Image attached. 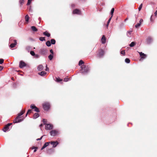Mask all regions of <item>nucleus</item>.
I'll use <instances>...</instances> for the list:
<instances>
[{
	"mask_svg": "<svg viewBox=\"0 0 157 157\" xmlns=\"http://www.w3.org/2000/svg\"><path fill=\"white\" fill-rule=\"evenodd\" d=\"M50 134L51 136H55L59 134V132L58 131L56 130H52L50 131Z\"/></svg>",
	"mask_w": 157,
	"mask_h": 157,
	"instance_id": "20e7f679",
	"label": "nucleus"
},
{
	"mask_svg": "<svg viewBox=\"0 0 157 157\" xmlns=\"http://www.w3.org/2000/svg\"><path fill=\"white\" fill-rule=\"evenodd\" d=\"M25 112V110H22L19 113L17 116L15 118V119L13 121V123L15 124L20 122L22 121L24 118H21V116Z\"/></svg>",
	"mask_w": 157,
	"mask_h": 157,
	"instance_id": "f257e3e1",
	"label": "nucleus"
},
{
	"mask_svg": "<svg viewBox=\"0 0 157 157\" xmlns=\"http://www.w3.org/2000/svg\"><path fill=\"white\" fill-rule=\"evenodd\" d=\"M38 149V147L33 146L32 147V149Z\"/></svg>",
	"mask_w": 157,
	"mask_h": 157,
	"instance_id": "3c124183",
	"label": "nucleus"
},
{
	"mask_svg": "<svg viewBox=\"0 0 157 157\" xmlns=\"http://www.w3.org/2000/svg\"><path fill=\"white\" fill-rule=\"evenodd\" d=\"M36 106L34 104H32L30 105V108L32 109H34L35 107H36Z\"/></svg>",
	"mask_w": 157,
	"mask_h": 157,
	"instance_id": "2f4dec72",
	"label": "nucleus"
},
{
	"mask_svg": "<svg viewBox=\"0 0 157 157\" xmlns=\"http://www.w3.org/2000/svg\"><path fill=\"white\" fill-rule=\"evenodd\" d=\"M26 49L29 52L31 49V48L30 46H27L26 48Z\"/></svg>",
	"mask_w": 157,
	"mask_h": 157,
	"instance_id": "72a5a7b5",
	"label": "nucleus"
},
{
	"mask_svg": "<svg viewBox=\"0 0 157 157\" xmlns=\"http://www.w3.org/2000/svg\"><path fill=\"white\" fill-rule=\"evenodd\" d=\"M43 68V66L42 65H40L38 66V70L39 71H42Z\"/></svg>",
	"mask_w": 157,
	"mask_h": 157,
	"instance_id": "dca6fc26",
	"label": "nucleus"
},
{
	"mask_svg": "<svg viewBox=\"0 0 157 157\" xmlns=\"http://www.w3.org/2000/svg\"><path fill=\"white\" fill-rule=\"evenodd\" d=\"M40 52L41 53L43 54H45L47 53L46 50L44 49H41Z\"/></svg>",
	"mask_w": 157,
	"mask_h": 157,
	"instance_id": "aec40b11",
	"label": "nucleus"
},
{
	"mask_svg": "<svg viewBox=\"0 0 157 157\" xmlns=\"http://www.w3.org/2000/svg\"><path fill=\"white\" fill-rule=\"evenodd\" d=\"M56 81L57 82H59L61 81L62 80V79H60L59 78H56Z\"/></svg>",
	"mask_w": 157,
	"mask_h": 157,
	"instance_id": "58836bf2",
	"label": "nucleus"
},
{
	"mask_svg": "<svg viewBox=\"0 0 157 157\" xmlns=\"http://www.w3.org/2000/svg\"><path fill=\"white\" fill-rule=\"evenodd\" d=\"M29 17L28 16V15H26L25 17V20L27 22H28L29 21Z\"/></svg>",
	"mask_w": 157,
	"mask_h": 157,
	"instance_id": "6ab92c4d",
	"label": "nucleus"
},
{
	"mask_svg": "<svg viewBox=\"0 0 157 157\" xmlns=\"http://www.w3.org/2000/svg\"><path fill=\"white\" fill-rule=\"evenodd\" d=\"M121 53L123 55V56H125V54L124 50L121 51Z\"/></svg>",
	"mask_w": 157,
	"mask_h": 157,
	"instance_id": "ea45409f",
	"label": "nucleus"
},
{
	"mask_svg": "<svg viewBox=\"0 0 157 157\" xmlns=\"http://www.w3.org/2000/svg\"><path fill=\"white\" fill-rule=\"evenodd\" d=\"M12 124V123H8L5 126L3 129V130L4 132H6L9 129V127Z\"/></svg>",
	"mask_w": 157,
	"mask_h": 157,
	"instance_id": "423d86ee",
	"label": "nucleus"
},
{
	"mask_svg": "<svg viewBox=\"0 0 157 157\" xmlns=\"http://www.w3.org/2000/svg\"><path fill=\"white\" fill-rule=\"evenodd\" d=\"M17 41L16 40H14V43H12L10 44V47L11 48H13L15 47L16 44H17Z\"/></svg>",
	"mask_w": 157,
	"mask_h": 157,
	"instance_id": "f8f14e48",
	"label": "nucleus"
},
{
	"mask_svg": "<svg viewBox=\"0 0 157 157\" xmlns=\"http://www.w3.org/2000/svg\"><path fill=\"white\" fill-rule=\"evenodd\" d=\"M44 136H42L40 138H38L36 139L37 140H40L42 139V137H43Z\"/></svg>",
	"mask_w": 157,
	"mask_h": 157,
	"instance_id": "09e8293b",
	"label": "nucleus"
},
{
	"mask_svg": "<svg viewBox=\"0 0 157 157\" xmlns=\"http://www.w3.org/2000/svg\"><path fill=\"white\" fill-rule=\"evenodd\" d=\"M155 16H156L157 15V10L155 12Z\"/></svg>",
	"mask_w": 157,
	"mask_h": 157,
	"instance_id": "864d4df0",
	"label": "nucleus"
},
{
	"mask_svg": "<svg viewBox=\"0 0 157 157\" xmlns=\"http://www.w3.org/2000/svg\"><path fill=\"white\" fill-rule=\"evenodd\" d=\"M139 54L141 58L144 59L146 57V55L144 53H143L142 52H139Z\"/></svg>",
	"mask_w": 157,
	"mask_h": 157,
	"instance_id": "ddd939ff",
	"label": "nucleus"
},
{
	"mask_svg": "<svg viewBox=\"0 0 157 157\" xmlns=\"http://www.w3.org/2000/svg\"><path fill=\"white\" fill-rule=\"evenodd\" d=\"M69 79L68 78H65L64 79V81L67 82L68 81Z\"/></svg>",
	"mask_w": 157,
	"mask_h": 157,
	"instance_id": "49530a36",
	"label": "nucleus"
},
{
	"mask_svg": "<svg viewBox=\"0 0 157 157\" xmlns=\"http://www.w3.org/2000/svg\"><path fill=\"white\" fill-rule=\"evenodd\" d=\"M82 68V73H87L88 71V69L86 66L85 65H83L81 66Z\"/></svg>",
	"mask_w": 157,
	"mask_h": 157,
	"instance_id": "7ed1b4c3",
	"label": "nucleus"
},
{
	"mask_svg": "<svg viewBox=\"0 0 157 157\" xmlns=\"http://www.w3.org/2000/svg\"><path fill=\"white\" fill-rule=\"evenodd\" d=\"M114 8H112V9H111V12H110V14L111 15V17H113V13H114Z\"/></svg>",
	"mask_w": 157,
	"mask_h": 157,
	"instance_id": "5701e85b",
	"label": "nucleus"
},
{
	"mask_svg": "<svg viewBox=\"0 0 157 157\" xmlns=\"http://www.w3.org/2000/svg\"><path fill=\"white\" fill-rule=\"evenodd\" d=\"M24 0H20L19 3H20L22 5L24 3Z\"/></svg>",
	"mask_w": 157,
	"mask_h": 157,
	"instance_id": "37998d69",
	"label": "nucleus"
},
{
	"mask_svg": "<svg viewBox=\"0 0 157 157\" xmlns=\"http://www.w3.org/2000/svg\"><path fill=\"white\" fill-rule=\"evenodd\" d=\"M30 54L32 56H34V55H35V53L33 51H31L30 52Z\"/></svg>",
	"mask_w": 157,
	"mask_h": 157,
	"instance_id": "e433bc0d",
	"label": "nucleus"
},
{
	"mask_svg": "<svg viewBox=\"0 0 157 157\" xmlns=\"http://www.w3.org/2000/svg\"><path fill=\"white\" fill-rule=\"evenodd\" d=\"M125 62L127 63H129L130 62V60L128 58H126L125 59Z\"/></svg>",
	"mask_w": 157,
	"mask_h": 157,
	"instance_id": "7c9ffc66",
	"label": "nucleus"
},
{
	"mask_svg": "<svg viewBox=\"0 0 157 157\" xmlns=\"http://www.w3.org/2000/svg\"><path fill=\"white\" fill-rule=\"evenodd\" d=\"M32 112V110L31 109H29L26 113V117L27 115L29 113H31Z\"/></svg>",
	"mask_w": 157,
	"mask_h": 157,
	"instance_id": "c9c22d12",
	"label": "nucleus"
},
{
	"mask_svg": "<svg viewBox=\"0 0 157 157\" xmlns=\"http://www.w3.org/2000/svg\"><path fill=\"white\" fill-rule=\"evenodd\" d=\"M35 56V57L36 58H38L39 57V55H35H35H34Z\"/></svg>",
	"mask_w": 157,
	"mask_h": 157,
	"instance_id": "603ef678",
	"label": "nucleus"
},
{
	"mask_svg": "<svg viewBox=\"0 0 157 157\" xmlns=\"http://www.w3.org/2000/svg\"><path fill=\"white\" fill-rule=\"evenodd\" d=\"M53 126L50 124H46L45 128L46 130H51L53 128Z\"/></svg>",
	"mask_w": 157,
	"mask_h": 157,
	"instance_id": "0eeeda50",
	"label": "nucleus"
},
{
	"mask_svg": "<svg viewBox=\"0 0 157 157\" xmlns=\"http://www.w3.org/2000/svg\"><path fill=\"white\" fill-rule=\"evenodd\" d=\"M34 110L37 112H40L39 109L36 106L35 109H34Z\"/></svg>",
	"mask_w": 157,
	"mask_h": 157,
	"instance_id": "c756f323",
	"label": "nucleus"
},
{
	"mask_svg": "<svg viewBox=\"0 0 157 157\" xmlns=\"http://www.w3.org/2000/svg\"><path fill=\"white\" fill-rule=\"evenodd\" d=\"M50 52L52 53V54L53 55V52L52 49H50Z\"/></svg>",
	"mask_w": 157,
	"mask_h": 157,
	"instance_id": "8fccbe9b",
	"label": "nucleus"
},
{
	"mask_svg": "<svg viewBox=\"0 0 157 157\" xmlns=\"http://www.w3.org/2000/svg\"><path fill=\"white\" fill-rule=\"evenodd\" d=\"M84 62L82 60H80L79 61L78 64L79 66H80V65H82V64H84Z\"/></svg>",
	"mask_w": 157,
	"mask_h": 157,
	"instance_id": "c85d7f7f",
	"label": "nucleus"
},
{
	"mask_svg": "<svg viewBox=\"0 0 157 157\" xmlns=\"http://www.w3.org/2000/svg\"><path fill=\"white\" fill-rule=\"evenodd\" d=\"M3 68V67L0 66V71H1Z\"/></svg>",
	"mask_w": 157,
	"mask_h": 157,
	"instance_id": "5fc2aeb1",
	"label": "nucleus"
},
{
	"mask_svg": "<svg viewBox=\"0 0 157 157\" xmlns=\"http://www.w3.org/2000/svg\"><path fill=\"white\" fill-rule=\"evenodd\" d=\"M26 66V63L23 61H21L20 62L19 67L20 68H22Z\"/></svg>",
	"mask_w": 157,
	"mask_h": 157,
	"instance_id": "6e6552de",
	"label": "nucleus"
},
{
	"mask_svg": "<svg viewBox=\"0 0 157 157\" xmlns=\"http://www.w3.org/2000/svg\"><path fill=\"white\" fill-rule=\"evenodd\" d=\"M45 148V147H44L43 146L41 148V150H43L44 148Z\"/></svg>",
	"mask_w": 157,
	"mask_h": 157,
	"instance_id": "052dcab7",
	"label": "nucleus"
},
{
	"mask_svg": "<svg viewBox=\"0 0 157 157\" xmlns=\"http://www.w3.org/2000/svg\"><path fill=\"white\" fill-rule=\"evenodd\" d=\"M48 58L50 60H51L53 58V55L50 54L48 56Z\"/></svg>",
	"mask_w": 157,
	"mask_h": 157,
	"instance_id": "cd10ccee",
	"label": "nucleus"
},
{
	"mask_svg": "<svg viewBox=\"0 0 157 157\" xmlns=\"http://www.w3.org/2000/svg\"><path fill=\"white\" fill-rule=\"evenodd\" d=\"M11 79H12V80H14V78H13V77H12V78H11Z\"/></svg>",
	"mask_w": 157,
	"mask_h": 157,
	"instance_id": "e2e57ef3",
	"label": "nucleus"
},
{
	"mask_svg": "<svg viewBox=\"0 0 157 157\" xmlns=\"http://www.w3.org/2000/svg\"><path fill=\"white\" fill-rule=\"evenodd\" d=\"M50 143L53 145V147H56L57 145L59 143L57 141H51L50 142Z\"/></svg>",
	"mask_w": 157,
	"mask_h": 157,
	"instance_id": "9d476101",
	"label": "nucleus"
},
{
	"mask_svg": "<svg viewBox=\"0 0 157 157\" xmlns=\"http://www.w3.org/2000/svg\"><path fill=\"white\" fill-rule=\"evenodd\" d=\"M43 107L45 110H48L50 108V105L48 103H45L43 104Z\"/></svg>",
	"mask_w": 157,
	"mask_h": 157,
	"instance_id": "39448f33",
	"label": "nucleus"
},
{
	"mask_svg": "<svg viewBox=\"0 0 157 157\" xmlns=\"http://www.w3.org/2000/svg\"><path fill=\"white\" fill-rule=\"evenodd\" d=\"M152 16H151V19H150V20H151V21H153V20L152 19Z\"/></svg>",
	"mask_w": 157,
	"mask_h": 157,
	"instance_id": "4d7b16f0",
	"label": "nucleus"
},
{
	"mask_svg": "<svg viewBox=\"0 0 157 157\" xmlns=\"http://www.w3.org/2000/svg\"><path fill=\"white\" fill-rule=\"evenodd\" d=\"M51 44H55L56 42V40L54 39H52L51 40Z\"/></svg>",
	"mask_w": 157,
	"mask_h": 157,
	"instance_id": "393cba45",
	"label": "nucleus"
},
{
	"mask_svg": "<svg viewBox=\"0 0 157 157\" xmlns=\"http://www.w3.org/2000/svg\"><path fill=\"white\" fill-rule=\"evenodd\" d=\"M45 148V147H44L43 146L41 148V150H43L44 148Z\"/></svg>",
	"mask_w": 157,
	"mask_h": 157,
	"instance_id": "bf43d9fd",
	"label": "nucleus"
},
{
	"mask_svg": "<svg viewBox=\"0 0 157 157\" xmlns=\"http://www.w3.org/2000/svg\"><path fill=\"white\" fill-rule=\"evenodd\" d=\"M50 143V142H47L45 143L44 145L43 146L45 148L46 147L48 146L49 144Z\"/></svg>",
	"mask_w": 157,
	"mask_h": 157,
	"instance_id": "a878e982",
	"label": "nucleus"
},
{
	"mask_svg": "<svg viewBox=\"0 0 157 157\" xmlns=\"http://www.w3.org/2000/svg\"><path fill=\"white\" fill-rule=\"evenodd\" d=\"M132 32V31H128V32H127V35L128 36H130V35H131V33Z\"/></svg>",
	"mask_w": 157,
	"mask_h": 157,
	"instance_id": "473e14b6",
	"label": "nucleus"
},
{
	"mask_svg": "<svg viewBox=\"0 0 157 157\" xmlns=\"http://www.w3.org/2000/svg\"><path fill=\"white\" fill-rule=\"evenodd\" d=\"M143 20L142 19H141L139 21V24H140L141 25L142 23L143 22Z\"/></svg>",
	"mask_w": 157,
	"mask_h": 157,
	"instance_id": "de8ad7c7",
	"label": "nucleus"
},
{
	"mask_svg": "<svg viewBox=\"0 0 157 157\" xmlns=\"http://www.w3.org/2000/svg\"><path fill=\"white\" fill-rule=\"evenodd\" d=\"M49 70V69L47 67V65H46V69H45V71H48Z\"/></svg>",
	"mask_w": 157,
	"mask_h": 157,
	"instance_id": "6e6d98bb",
	"label": "nucleus"
},
{
	"mask_svg": "<svg viewBox=\"0 0 157 157\" xmlns=\"http://www.w3.org/2000/svg\"><path fill=\"white\" fill-rule=\"evenodd\" d=\"M46 44L48 47H49L51 45V43L49 40L47 41L46 43Z\"/></svg>",
	"mask_w": 157,
	"mask_h": 157,
	"instance_id": "4be33fe9",
	"label": "nucleus"
},
{
	"mask_svg": "<svg viewBox=\"0 0 157 157\" xmlns=\"http://www.w3.org/2000/svg\"><path fill=\"white\" fill-rule=\"evenodd\" d=\"M31 29L32 31H33L34 32H36L38 30L37 28L34 26H31Z\"/></svg>",
	"mask_w": 157,
	"mask_h": 157,
	"instance_id": "f3484780",
	"label": "nucleus"
},
{
	"mask_svg": "<svg viewBox=\"0 0 157 157\" xmlns=\"http://www.w3.org/2000/svg\"><path fill=\"white\" fill-rule=\"evenodd\" d=\"M112 18L111 17H110L109 19V20H108V21H107V24L106 25V26L107 27H108L109 26V24L110 22V21L112 19Z\"/></svg>",
	"mask_w": 157,
	"mask_h": 157,
	"instance_id": "bb28decb",
	"label": "nucleus"
},
{
	"mask_svg": "<svg viewBox=\"0 0 157 157\" xmlns=\"http://www.w3.org/2000/svg\"><path fill=\"white\" fill-rule=\"evenodd\" d=\"M36 149H35L34 150V152H36Z\"/></svg>",
	"mask_w": 157,
	"mask_h": 157,
	"instance_id": "680f3d73",
	"label": "nucleus"
},
{
	"mask_svg": "<svg viewBox=\"0 0 157 157\" xmlns=\"http://www.w3.org/2000/svg\"><path fill=\"white\" fill-rule=\"evenodd\" d=\"M39 114L37 113H35L33 115V118L36 119V118L38 117H39Z\"/></svg>",
	"mask_w": 157,
	"mask_h": 157,
	"instance_id": "412c9836",
	"label": "nucleus"
},
{
	"mask_svg": "<svg viewBox=\"0 0 157 157\" xmlns=\"http://www.w3.org/2000/svg\"><path fill=\"white\" fill-rule=\"evenodd\" d=\"M42 121L44 123V124H45L47 122V120H46V119H43Z\"/></svg>",
	"mask_w": 157,
	"mask_h": 157,
	"instance_id": "c03bdc74",
	"label": "nucleus"
},
{
	"mask_svg": "<svg viewBox=\"0 0 157 157\" xmlns=\"http://www.w3.org/2000/svg\"><path fill=\"white\" fill-rule=\"evenodd\" d=\"M106 38L105 35H103L101 39V42L103 44H104L106 42Z\"/></svg>",
	"mask_w": 157,
	"mask_h": 157,
	"instance_id": "9b49d317",
	"label": "nucleus"
},
{
	"mask_svg": "<svg viewBox=\"0 0 157 157\" xmlns=\"http://www.w3.org/2000/svg\"><path fill=\"white\" fill-rule=\"evenodd\" d=\"M32 0H28V2L27 4V5H29L31 2V1Z\"/></svg>",
	"mask_w": 157,
	"mask_h": 157,
	"instance_id": "a19ab883",
	"label": "nucleus"
},
{
	"mask_svg": "<svg viewBox=\"0 0 157 157\" xmlns=\"http://www.w3.org/2000/svg\"><path fill=\"white\" fill-rule=\"evenodd\" d=\"M4 62V59H0V64H2Z\"/></svg>",
	"mask_w": 157,
	"mask_h": 157,
	"instance_id": "a18cd8bd",
	"label": "nucleus"
},
{
	"mask_svg": "<svg viewBox=\"0 0 157 157\" xmlns=\"http://www.w3.org/2000/svg\"><path fill=\"white\" fill-rule=\"evenodd\" d=\"M73 13L74 14H80L81 11L79 9H75L73 10Z\"/></svg>",
	"mask_w": 157,
	"mask_h": 157,
	"instance_id": "1a4fd4ad",
	"label": "nucleus"
},
{
	"mask_svg": "<svg viewBox=\"0 0 157 157\" xmlns=\"http://www.w3.org/2000/svg\"><path fill=\"white\" fill-rule=\"evenodd\" d=\"M38 74L41 76H44L47 73L45 71H42L38 73Z\"/></svg>",
	"mask_w": 157,
	"mask_h": 157,
	"instance_id": "4468645a",
	"label": "nucleus"
},
{
	"mask_svg": "<svg viewBox=\"0 0 157 157\" xmlns=\"http://www.w3.org/2000/svg\"><path fill=\"white\" fill-rule=\"evenodd\" d=\"M141 25L139 23H138L136 25H135V27L136 28H138Z\"/></svg>",
	"mask_w": 157,
	"mask_h": 157,
	"instance_id": "79ce46f5",
	"label": "nucleus"
},
{
	"mask_svg": "<svg viewBox=\"0 0 157 157\" xmlns=\"http://www.w3.org/2000/svg\"><path fill=\"white\" fill-rule=\"evenodd\" d=\"M136 44V43L134 42H132L130 44L129 46L131 47H133Z\"/></svg>",
	"mask_w": 157,
	"mask_h": 157,
	"instance_id": "b1692460",
	"label": "nucleus"
},
{
	"mask_svg": "<svg viewBox=\"0 0 157 157\" xmlns=\"http://www.w3.org/2000/svg\"><path fill=\"white\" fill-rule=\"evenodd\" d=\"M74 6H75V5H74V4H72V5H71V6H72V7H74Z\"/></svg>",
	"mask_w": 157,
	"mask_h": 157,
	"instance_id": "0e129e2a",
	"label": "nucleus"
},
{
	"mask_svg": "<svg viewBox=\"0 0 157 157\" xmlns=\"http://www.w3.org/2000/svg\"><path fill=\"white\" fill-rule=\"evenodd\" d=\"M143 4H141L139 6V7L138 8V10L139 11H140L142 9V7Z\"/></svg>",
	"mask_w": 157,
	"mask_h": 157,
	"instance_id": "4c0bfd02",
	"label": "nucleus"
},
{
	"mask_svg": "<svg viewBox=\"0 0 157 157\" xmlns=\"http://www.w3.org/2000/svg\"><path fill=\"white\" fill-rule=\"evenodd\" d=\"M39 39L41 41L45 40V37H40L39 38Z\"/></svg>",
	"mask_w": 157,
	"mask_h": 157,
	"instance_id": "f704fd0d",
	"label": "nucleus"
},
{
	"mask_svg": "<svg viewBox=\"0 0 157 157\" xmlns=\"http://www.w3.org/2000/svg\"><path fill=\"white\" fill-rule=\"evenodd\" d=\"M43 34L48 37H49L50 36V34L47 31L44 32Z\"/></svg>",
	"mask_w": 157,
	"mask_h": 157,
	"instance_id": "a211bd4d",
	"label": "nucleus"
},
{
	"mask_svg": "<svg viewBox=\"0 0 157 157\" xmlns=\"http://www.w3.org/2000/svg\"><path fill=\"white\" fill-rule=\"evenodd\" d=\"M43 126V124H41L40 125V128H41Z\"/></svg>",
	"mask_w": 157,
	"mask_h": 157,
	"instance_id": "13d9d810",
	"label": "nucleus"
},
{
	"mask_svg": "<svg viewBox=\"0 0 157 157\" xmlns=\"http://www.w3.org/2000/svg\"><path fill=\"white\" fill-rule=\"evenodd\" d=\"M152 40V39L151 37H148L147 40V43L148 44H149L151 42Z\"/></svg>",
	"mask_w": 157,
	"mask_h": 157,
	"instance_id": "2eb2a0df",
	"label": "nucleus"
},
{
	"mask_svg": "<svg viewBox=\"0 0 157 157\" xmlns=\"http://www.w3.org/2000/svg\"><path fill=\"white\" fill-rule=\"evenodd\" d=\"M105 54V51L101 49L98 50V56L99 57H102Z\"/></svg>",
	"mask_w": 157,
	"mask_h": 157,
	"instance_id": "f03ea898",
	"label": "nucleus"
}]
</instances>
